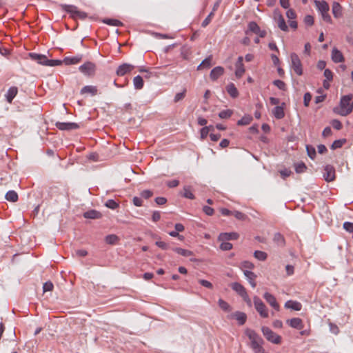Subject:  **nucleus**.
Listing matches in <instances>:
<instances>
[{
  "label": "nucleus",
  "instance_id": "052dcab7",
  "mask_svg": "<svg viewBox=\"0 0 353 353\" xmlns=\"http://www.w3.org/2000/svg\"><path fill=\"white\" fill-rule=\"evenodd\" d=\"M304 23L307 25V26H312L314 24V18L311 15H306L304 18Z\"/></svg>",
  "mask_w": 353,
  "mask_h": 353
},
{
  "label": "nucleus",
  "instance_id": "e433bc0d",
  "mask_svg": "<svg viewBox=\"0 0 353 353\" xmlns=\"http://www.w3.org/2000/svg\"><path fill=\"white\" fill-rule=\"evenodd\" d=\"M212 57L210 56L205 58L197 67V70H200L201 68H208L211 65Z\"/></svg>",
  "mask_w": 353,
  "mask_h": 353
},
{
  "label": "nucleus",
  "instance_id": "a878e982",
  "mask_svg": "<svg viewBox=\"0 0 353 353\" xmlns=\"http://www.w3.org/2000/svg\"><path fill=\"white\" fill-rule=\"evenodd\" d=\"M18 92L17 87H10L6 94V98L8 103H12L13 99L16 97Z\"/></svg>",
  "mask_w": 353,
  "mask_h": 353
},
{
  "label": "nucleus",
  "instance_id": "79ce46f5",
  "mask_svg": "<svg viewBox=\"0 0 353 353\" xmlns=\"http://www.w3.org/2000/svg\"><path fill=\"white\" fill-rule=\"evenodd\" d=\"M254 256L259 261H265L267 259V254L263 251L256 250L254 253Z\"/></svg>",
  "mask_w": 353,
  "mask_h": 353
},
{
  "label": "nucleus",
  "instance_id": "a211bd4d",
  "mask_svg": "<svg viewBox=\"0 0 353 353\" xmlns=\"http://www.w3.org/2000/svg\"><path fill=\"white\" fill-rule=\"evenodd\" d=\"M332 60L334 63H341L344 61V57L342 52L337 48H334L331 54Z\"/></svg>",
  "mask_w": 353,
  "mask_h": 353
},
{
  "label": "nucleus",
  "instance_id": "864d4df0",
  "mask_svg": "<svg viewBox=\"0 0 353 353\" xmlns=\"http://www.w3.org/2000/svg\"><path fill=\"white\" fill-rule=\"evenodd\" d=\"M273 84L281 90H285V83L281 80H274Z\"/></svg>",
  "mask_w": 353,
  "mask_h": 353
},
{
  "label": "nucleus",
  "instance_id": "680f3d73",
  "mask_svg": "<svg viewBox=\"0 0 353 353\" xmlns=\"http://www.w3.org/2000/svg\"><path fill=\"white\" fill-rule=\"evenodd\" d=\"M152 192L149 190H145L141 192V197L145 199L150 198L152 196Z\"/></svg>",
  "mask_w": 353,
  "mask_h": 353
},
{
  "label": "nucleus",
  "instance_id": "de8ad7c7",
  "mask_svg": "<svg viewBox=\"0 0 353 353\" xmlns=\"http://www.w3.org/2000/svg\"><path fill=\"white\" fill-rule=\"evenodd\" d=\"M306 150H307V154L309 156V157L312 159H314L316 157L315 148L312 145H307Z\"/></svg>",
  "mask_w": 353,
  "mask_h": 353
},
{
  "label": "nucleus",
  "instance_id": "393cba45",
  "mask_svg": "<svg viewBox=\"0 0 353 353\" xmlns=\"http://www.w3.org/2000/svg\"><path fill=\"white\" fill-rule=\"evenodd\" d=\"M97 88L94 85H85L83 87L80 91L81 94H84L86 93L90 94L91 96H94L97 94Z\"/></svg>",
  "mask_w": 353,
  "mask_h": 353
},
{
  "label": "nucleus",
  "instance_id": "aec40b11",
  "mask_svg": "<svg viewBox=\"0 0 353 353\" xmlns=\"http://www.w3.org/2000/svg\"><path fill=\"white\" fill-rule=\"evenodd\" d=\"M243 274H244L246 279L248 280V281L250 284V285L253 288H254L256 287V283L255 282V279L256 278V275L253 272H251V271H249V270H243Z\"/></svg>",
  "mask_w": 353,
  "mask_h": 353
},
{
  "label": "nucleus",
  "instance_id": "c03bdc74",
  "mask_svg": "<svg viewBox=\"0 0 353 353\" xmlns=\"http://www.w3.org/2000/svg\"><path fill=\"white\" fill-rule=\"evenodd\" d=\"M232 113L233 112L231 110H223L219 113V117L221 119H228L232 116Z\"/></svg>",
  "mask_w": 353,
  "mask_h": 353
},
{
  "label": "nucleus",
  "instance_id": "473e14b6",
  "mask_svg": "<svg viewBox=\"0 0 353 353\" xmlns=\"http://www.w3.org/2000/svg\"><path fill=\"white\" fill-rule=\"evenodd\" d=\"M102 22L107 25L112 26H123V23L121 21H119L118 19H104L102 20Z\"/></svg>",
  "mask_w": 353,
  "mask_h": 353
},
{
  "label": "nucleus",
  "instance_id": "7ed1b4c3",
  "mask_svg": "<svg viewBox=\"0 0 353 353\" xmlns=\"http://www.w3.org/2000/svg\"><path fill=\"white\" fill-rule=\"evenodd\" d=\"M314 3L323 20L331 23L332 18L329 14L330 6L328 3L325 1H315Z\"/></svg>",
  "mask_w": 353,
  "mask_h": 353
},
{
  "label": "nucleus",
  "instance_id": "39448f33",
  "mask_svg": "<svg viewBox=\"0 0 353 353\" xmlns=\"http://www.w3.org/2000/svg\"><path fill=\"white\" fill-rule=\"evenodd\" d=\"M262 333L265 339L274 343V344H279L281 342V337L274 332L270 328L268 327L263 326L261 328Z\"/></svg>",
  "mask_w": 353,
  "mask_h": 353
},
{
  "label": "nucleus",
  "instance_id": "0eeeda50",
  "mask_svg": "<svg viewBox=\"0 0 353 353\" xmlns=\"http://www.w3.org/2000/svg\"><path fill=\"white\" fill-rule=\"evenodd\" d=\"M290 58L291 67L294 70V72L299 76L302 75V64L299 56L296 53H292L290 55Z\"/></svg>",
  "mask_w": 353,
  "mask_h": 353
},
{
  "label": "nucleus",
  "instance_id": "338daca9",
  "mask_svg": "<svg viewBox=\"0 0 353 353\" xmlns=\"http://www.w3.org/2000/svg\"><path fill=\"white\" fill-rule=\"evenodd\" d=\"M185 90H183L181 92L176 93L174 99V102H178L180 100L183 99L185 97Z\"/></svg>",
  "mask_w": 353,
  "mask_h": 353
},
{
  "label": "nucleus",
  "instance_id": "f704fd0d",
  "mask_svg": "<svg viewBox=\"0 0 353 353\" xmlns=\"http://www.w3.org/2000/svg\"><path fill=\"white\" fill-rule=\"evenodd\" d=\"M273 240L279 246H283L285 243L284 238L280 233H276Z\"/></svg>",
  "mask_w": 353,
  "mask_h": 353
},
{
  "label": "nucleus",
  "instance_id": "49530a36",
  "mask_svg": "<svg viewBox=\"0 0 353 353\" xmlns=\"http://www.w3.org/2000/svg\"><path fill=\"white\" fill-rule=\"evenodd\" d=\"M118 241V237L115 234H109L105 237V242L108 244L113 245Z\"/></svg>",
  "mask_w": 353,
  "mask_h": 353
},
{
  "label": "nucleus",
  "instance_id": "9b49d317",
  "mask_svg": "<svg viewBox=\"0 0 353 353\" xmlns=\"http://www.w3.org/2000/svg\"><path fill=\"white\" fill-rule=\"evenodd\" d=\"M323 178L327 182H331L335 179V170L332 165L325 166Z\"/></svg>",
  "mask_w": 353,
  "mask_h": 353
},
{
  "label": "nucleus",
  "instance_id": "dca6fc26",
  "mask_svg": "<svg viewBox=\"0 0 353 353\" xmlns=\"http://www.w3.org/2000/svg\"><path fill=\"white\" fill-rule=\"evenodd\" d=\"M239 236V235L236 232H223L219 234L218 240L220 241L236 240Z\"/></svg>",
  "mask_w": 353,
  "mask_h": 353
},
{
  "label": "nucleus",
  "instance_id": "c85d7f7f",
  "mask_svg": "<svg viewBox=\"0 0 353 353\" xmlns=\"http://www.w3.org/2000/svg\"><path fill=\"white\" fill-rule=\"evenodd\" d=\"M232 316L236 319L239 324L241 325H243L247 319V315L245 313L242 312H236L232 314Z\"/></svg>",
  "mask_w": 353,
  "mask_h": 353
},
{
  "label": "nucleus",
  "instance_id": "1a4fd4ad",
  "mask_svg": "<svg viewBox=\"0 0 353 353\" xmlns=\"http://www.w3.org/2000/svg\"><path fill=\"white\" fill-rule=\"evenodd\" d=\"M249 32L258 34L261 38L266 36V31L261 30L260 27L254 21H251L248 23V29L245 31V34H248Z\"/></svg>",
  "mask_w": 353,
  "mask_h": 353
},
{
  "label": "nucleus",
  "instance_id": "c9c22d12",
  "mask_svg": "<svg viewBox=\"0 0 353 353\" xmlns=\"http://www.w3.org/2000/svg\"><path fill=\"white\" fill-rule=\"evenodd\" d=\"M278 26L283 31L286 32L288 30V27L286 25L285 19L282 15H280L278 19Z\"/></svg>",
  "mask_w": 353,
  "mask_h": 353
},
{
  "label": "nucleus",
  "instance_id": "6ab92c4d",
  "mask_svg": "<svg viewBox=\"0 0 353 353\" xmlns=\"http://www.w3.org/2000/svg\"><path fill=\"white\" fill-rule=\"evenodd\" d=\"M224 72V68L221 66H216L213 68L210 74V77L212 81H216L219 78Z\"/></svg>",
  "mask_w": 353,
  "mask_h": 353
},
{
  "label": "nucleus",
  "instance_id": "09e8293b",
  "mask_svg": "<svg viewBox=\"0 0 353 353\" xmlns=\"http://www.w3.org/2000/svg\"><path fill=\"white\" fill-rule=\"evenodd\" d=\"M105 205L110 209L114 210L119 206V204L113 199H108Z\"/></svg>",
  "mask_w": 353,
  "mask_h": 353
},
{
  "label": "nucleus",
  "instance_id": "bb28decb",
  "mask_svg": "<svg viewBox=\"0 0 353 353\" xmlns=\"http://www.w3.org/2000/svg\"><path fill=\"white\" fill-rule=\"evenodd\" d=\"M332 14L335 18L338 19L342 16V8L338 2L334 1L333 3L332 7Z\"/></svg>",
  "mask_w": 353,
  "mask_h": 353
},
{
  "label": "nucleus",
  "instance_id": "58836bf2",
  "mask_svg": "<svg viewBox=\"0 0 353 353\" xmlns=\"http://www.w3.org/2000/svg\"><path fill=\"white\" fill-rule=\"evenodd\" d=\"M182 195L183 197L187 198V199H194V196L192 194V192H191V189H190V186H184L183 193Z\"/></svg>",
  "mask_w": 353,
  "mask_h": 353
},
{
  "label": "nucleus",
  "instance_id": "0e129e2a",
  "mask_svg": "<svg viewBox=\"0 0 353 353\" xmlns=\"http://www.w3.org/2000/svg\"><path fill=\"white\" fill-rule=\"evenodd\" d=\"M199 283L201 285H203V286H204V287H205V288H209V289H212V287H213L212 284L210 281H207V280L200 279V280L199 281Z\"/></svg>",
  "mask_w": 353,
  "mask_h": 353
},
{
  "label": "nucleus",
  "instance_id": "6e6d98bb",
  "mask_svg": "<svg viewBox=\"0 0 353 353\" xmlns=\"http://www.w3.org/2000/svg\"><path fill=\"white\" fill-rule=\"evenodd\" d=\"M53 284L50 281L46 282L43 285V292H50L53 290Z\"/></svg>",
  "mask_w": 353,
  "mask_h": 353
},
{
  "label": "nucleus",
  "instance_id": "2f4dec72",
  "mask_svg": "<svg viewBox=\"0 0 353 353\" xmlns=\"http://www.w3.org/2000/svg\"><path fill=\"white\" fill-rule=\"evenodd\" d=\"M172 250L176 253L183 256H190L193 255V252L190 250L183 249L181 248H173Z\"/></svg>",
  "mask_w": 353,
  "mask_h": 353
},
{
  "label": "nucleus",
  "instance_id": "4be33fe9",
  "mask_svg": "<svg viewBox=\"0 0 353 353\" xmlns=\"http://www.w3.org/2000/svg\"><path fill=\"white\" fill-rule=\"evenodd\" d=\"M285 307L294 311H300L302 308V305L296 301L289 300L285 302Z\"/></svg>",
  "mask_w": 353,
  "mask_h": 353
},
{
  "label": "nucleus",
  "instance_id": "3c124183",
  "mask_svg": "<svg viewBox=\"0 0 353 353\" xmlns=\"http://www.w3.org/2000/svg\"><path fill=\"white\" fill-rule=\"evenodd\" d=\"M63 63V61L59 59H48L47 66L60 65Z\"/></svg>",
  "mask_w": 353,
  "mask_h": 353
},
{
  "label": "nucleus",
  "instance_id": "4d7b16f0",
  "mask_svg": "<svg viewBox=\"0 0 353 353\" xmlns=\"http://www.w3.org/2000/svg\"><path fill=\"white\" fill-rule=\"evenodd\" d=\"M311 99H312V95L310 92L305 93V94L303 96V103L305 107L309 106Z\"/></svg>",
  "mask_w": 353,
  "mask_h": 353
},
{
  "label": "nucleus",
  "instance_id": "72a5a7b5",
  "mask_svg": "<svg viewBox=\"0 0 353 353\" xmlns=\"http://www.w3.org/2000/svg\"><path fill=\"white\" fill-rule=\"evenodd\" d=\"M5 196H6V200L11 201V202H16L18 200V194L14 190H9L6 194Z\"/></svg>",
  "mask_w": 353,
  "mask_h": 353
},
{
  "label": "nucleus",
  "instance_id": "a19ab883",
  "mask_svg": "<svg viewBox=\"0 0 353 353\" xmlns=\"http://www.w3.org/2000/svg\"><path fill=\"white\" fill-rule=\"evenodd\" d=\"M251 121L252 117L249 115H245L238 121L237 124L239 125H248L251 122Z\"/></svg>",
  "mask_w": 353,
  "mask_h": 353
},
{
  "label": "nucleus",
  "instance_id": "c756f323",
  "mask_svg": "<svg viewBox=\"0 0 353 353\" xmlns=\"http://www.w3.org/2000/svg\"><path fill=\"white\" fill-rule=\"evenodd\" d=\"M226 90L231 97L236 98L238 97L239 92L234 83H229L226 87Z\"/></svg>",
  "mask_w": 353,
  "mask_h": 353
},
{
  "label": "nucleus",
  "instance_id": "6e6552de",
  "mask_svg": "<svg viewBox=\"0 0 353 353\" xmlns=\"http://www.w3.org/2000/svg\"><path fill=\"white\" fill-rule=\"evenodd\" d=\"M254 304L255 309L262 317L266 318L268 316V312L266 306L256 296L254 297Z\"/></svg>",
  "mask_w": 353,
  "mask_h": 353
},
{
  "label": "nucleus",
  "instance_id": "7c9ffc66",
  "mask_svg": "<svg viewBox=\"0 0 353 353\" xmlns=\"http://www.w3.org/2000/svg\"><path fill=\"white\" fill-rule=\"evenodd\" d=\"M133 85L136 90H141L143 87V80L140 75H137L133 79Z\"/></svg>",
  "mask_w": 353,
  "mask_h": 353
},
{
  "label": "nucleus",
  "instance_id": "69168bd1",
  "mask_svg": "<svg viewBox=\"0 0 353 353\" xmlns=\"http://www.w3.org/2000/svg\"><path fill=\"white\" fill-rule=\"evenodd\" d=\"M324 77L326 78L327 80L331 81L333 79V74L332 72L329 69H325L324 70Z\"/></svg>",
  "mask_w": 353,
  "mask_h": 353
},
{
  "label": "nucleus",
  "instance_id": "b1692460",
  "mask_svg": "<svg viewBox=\"0 0 353 353\" xmlns=\"http://www.w3.org/2000/svg\"><path fill=\"white\" fill-rule=\"evenodd\" d=\"M287 323L293 328L301 330L303 327V321L300 318H292L288 320Z\"/></svg>",
  "mask_w": 353,
  "mask_h": 353
},
{
  "label": "nucleus",
  "instance_id": "ddd939ff",
  "mask_svg": "<svg viewBox=\"0 0 353 353\" xmlns=\"http://www.w3.org/2000/svg\"><path fill=\"white\" fill-rule=\"evenodd\" d=\"M29 57L34 61H37L38 63L46 65L48 63V59L44 54H37L34 52L29 53Z\"/></svg>",
  "mask_w": 353,
  "mask_h": 353
},
{
  "label": "nucleus",
  "instance_id": "412c9836",
  "mask_svg": "<svg viewBox=\"0 0 353 353\" xmlns=\"http://www.w3.org/2000/svg\"><path fill=\"white\" fill-rule=\"evenodd\" d=\"M83 56L81 54L77 55L75 57H66L63 60V63L66 65H74L79 63L82 59Z\"/></svg>",
  "mask_w": 353,
  "mask_h": 353
},
{
  "label": "nucleus",
  "instance_id": "423d86ee",
  "mask_svg": "<svg viewBox=\"0 0 353 353\" xmlns=\"http://www.w3.org/2000/svg\"><path fill=\"white\" fill-rule=\"evenodd\" d=\"M97 66L91 61H87L79 66V71L87 77H93L96 72Z\"/></svg>",
  "mask_w": 353,
  "mask_h": 353
},
{
  "label": "nucleus",
  "instance_id": "20e7f679",
  "mask_svg": "<svg viewBox=\"0 0 353 353\" xmlns=\"http://www.w3.org/2000/svg\"><path fill=\"white\" fill-rule=\"evenodd\" d=\"M61 7L63 10L70 14L71 17L74 19H85L88 16L85 12L79 10L78 8L74 5L63 4Z\"/></svg>",
  "mask_w": 353,
  "mask_h": 353
},
{
  "label": "nucleus",
  "instance_id": "bf43d9fd",
  "mask_svg": "<svg viewBox=\"0 0 353 353\" xmlns=\"http://www.w3.org/2000/svg\"><path fill=\"white\" fill-rule=\"evenodd\" d=\"M331 124L334 128H335L336 130H341L342 128V124H341V121L338 119L332 120L331 121Z\"/></svg>",
  "mask_w": 353,
  "mask_h": 353
},
{
  "label": "nucleus",
  "instance_id": "f257e3e1",
  "mask_svg": "<svg viewBox=\"0 0 353 353\" xmlns=\"http://www.w3.org/2000/svg\"><path fill=\"white\" fill-rule=\"evenodd\" d=\"M352 95L347 94L341 98L339 107L333 109L334 113L345 117L352 112L353 110Z\"/></svg>",
  "mask_w": 353,
  "mask_h": 353
},
{
  "label": "nucleus",
  "instance_id": "5fc2aeb1",
  "mask_svg": "<svg viewBox=\"0 0 353 353\" xmlns=\"http://www.w3.org/2000/svg\"><path fill=\"white\" fill-rule=\"evenodd\" d=\"M236 219L239 220H245L247 216L241 212L239 211H234L232 212V214Z\"/></svg>",
  "mask_w": 353,
  "mask_h": 353
},
{
  "label": "nucleus",
  "instance_id": "a18cd8bd",
  "mask_svg": "<svg viewBox=\"0 0 353 353\" xmlns=\"http://www.w3.org/2000/svg\"><path fill=\"white\" fill-rule=\"evenodd\" d=\"M254 264L252 262L248 261H243L241 263V268L243 270H252V269H254Z\"/></svg>",
  "mask_w": 353,
  "mask_h": 353
},
{
  "label": "nucleus",
  "instance_id": "e2e57ef3",
  "mask_svg": "<svg viewBox=\"0 0 353 353\" xmlns=\"http://www.w3.org/2000/svg\"><path fill=\"white\" fill-rule=\"evenodd\" d=\"M343 228L349 232H353V223L346 221L343 223Z\"/></svg>",
  "mask_w": 353,
  "mask_h": 353
},
{
  "label": "nucleus",
  "instance_id": "4c0bfd02",
  "mask_svg": "<svg viewBox=\"0 0 353 353\" xmlns=\"http://www.w3.org/2000/svg\"><path fill=\"white\" fill-rule=\"evenodd\" d=\"M294 168L296 172L298 174L303 173L307 169L305 164L303 162L295 163Z\"/></svg>",
  "mask_w": 353,
  "mask_h": 353
},
{
  "label": "nucleus",
  "instance_id": "f3484780",
  "mask_svg": "<svg viewBox=\"0 0 353 353\" xmlns=\"http://www.w3.org/2000/svg\"><path fill=\"white\" fill-rule=\"evenodd\" d=\"M285 103H283L281 105H276L274 108L272 112L274 117L277 119H281L285 116L284 112Z\"/></svg>",
  "mask_w": 353,
  "mask_h": 353
},
{
  "label": "nucleus",
  "instance_id": "37998d69",
  "mask_svg": "<svg viewBox=\"0 0 353 353\" xmlns=\"http://www.w3.org/2000/svg\"><path fill=\"white\" fill-rule=\"evenodd\" d=\"M345 141V139H338L334 141L331 145V149L336 150L341 148Z\"/></svg>",
  "mask_w": 353,
  "mask_h": 353
},
{
  "label": "nucleus",
  "instance_id": "603ef678",
  "mask_svg": "<svg viewBox=\"0 0 353 353\" xmlns=\"http://www.w3.org/2000/svg\"><path fill=\"white\" fill-rule=\"evenodd\" d=\"M220 248L223 251H228L232 248V244L224 241L221 243Z\"/></svg>",
  "mask_w": 353,
  "mask_h": 353
},
{
  "label": "nucleus",
  "instance_id": "5701e85b",
  "mask_svg": "<svg viewBox=\"0 0 353 353\" xmlns=\"http://www.w3.org/2000/svg\"><path fill=\"white\" fill-rule=\"evenodd\" d=\"M232 289L239 296H243L247 293L245 288L239 283L234 282L231 284Z\"/></svg>",
  "mask_w": 353,
  "mask_h": 353
},
{
  "label": "nucleus",
  "instance_id": "774afa93",
  "mask_svg": "<svg viewBox=\"0 0 353 353\" xmlns=\"http://www.w3.org/2000/svg\"><path fill=\"white\" fill-rule=\"evenodd\" d=\"M132 202H133V204L137 207H140L143 204V201H142L141 198H139L138 196L133 197Z\"/></svg>",
  "mask_w": 353,
  "mask_h": 353
},
{
  "label": "nucleus",
  "instance_id": "f8f14e48",
  "mask_svg": "<svg viewBox=\"0 0 353 353\" xmlns=\"http://www.w3.org/2000/svg\"><path fill=\"white\" fill-rule=\"evenodd\" d=\"M243 61V57L240 56L235 63V76L238 79L241 78L245 71Z\"/></svg>",
  "mask_w": 353,
  "mask_h": 353
},
{
  "label": "nucleus",
  "instance_id": "f03ea898",
  "mask_svg": "<svg viewBox=\"0 0 353 353\" xmlns=\"http://www.w3.org/2000/svg\"><path fill=\"white\" fill-rule=\"evenodd\" d=\"M245 334L250 340V347L254 353H267L263 347L264 343L263 339L255 331L247 329Z\"/></svg>",
  "mask_w": 353,
  "mask_h": 353
},
{
  "label": "nucleus",
  "instance_id": "cd10ccee",
  "mask_svg": "<svg viewBox=\"0 0 353 353\" xmlns=\"http://www.w3.org/2000/svg\"><path fill=\"white\" fill-rule=\"evenodd\" d=\"M101 216V214L95 210H90L83 213V217L85 219H96Z\"/></svg>",
  "mask_w": 353,
  "mask_h": 353
},
{
  "label": "nucleus",
  "instance_id": "9d476101",
  "mask_svg": "<svg viewBox=\"0 0 353 353\" xmlns=\"http://www.w3.org/2000/svg\"><path fill=\"white\" fill-rule=\"evenodd\" d=\"M55 125L60 130L70 131L79 128V125L74 122H57Z\"/></svg>",
  "mask_w": 353,
  "mask_h": 353
},
{
  "label": "nucleus",
  "instance_id": "4468645a",
  "mask_svg": "<svg viewBox=\"0 0 353 353\" xmlns=\"http://www.w3.org/2000/svg\"><path fill=\"white\" fill-rule=\"evenodd\" d=\"M264 299L276 310H279V305L277 303L276 298L272 294L265 292L263 294Z\"/></svg>",
  "mask_w": 353,
  "mask_h": 353
},
{
  "label": "nucleus",
  "instance_id": "2eb2a0df",
  "mask_svg": "<svg viewBox=\"0 0 353 353\" xmlns=\"http://www.w3.org/2000/svg\"><path fill=\"white\" fill-rule=\"evenodd\" d=\"M134 68V66L131 64L123 63L118 67L116 73L118 76L122 77L132 70Z\"/></svg>",
  "mask_w": 353,
  "mask_h": 353
},
{
  "label": "nucleus",
  "instance_id": "ea45409f",
  "mask_svg": "<svg viewBox=\"0 0 353 353\" xmlns=\"http://www.w3.org/2000/svg\"><path fill=\"white\" fill-rule=\"evenodd\" d=\"M218 304L219 306L225 312H230L231 310L230 305L221 299H219Z\"/></svg>",
  "mask_w": 353,
  "mask_h": 353
},
{
  "label": "nucleus",
  "instance_id": "8fccbe9b",
  "mask_svg": "<svg viewBox=\"0 0 353 353\" xmlns=\"http://www.w3.org/2000/svg\"><path fill=\"white\" fill-rule=\"evenodd\" d=\"M211 129H213V126L212 125H209V126H205L203 127L201 130V139H205L207 137L208 133H209V131L211 130Z\"/></svg>",
  "mask_w": 353,
  "mask_h": 353
},
{
  "label": "nucleus",
  "instance_id": "13d9d810",
  "mask_svg": "<svg viewBox=\"0 0 353 353\" xmlns=\"http://www.w3.org/2000/svg\"><path fill=\"white\" fill-rule=\"evenodd\" d=\"M214 16L213 12H211L208 17L203 21L201 26L202 27H206L211 21L212 17Z\"/></svg>",
  "mask_w": 353,
  "mask_h": 353
}]
</instances>
